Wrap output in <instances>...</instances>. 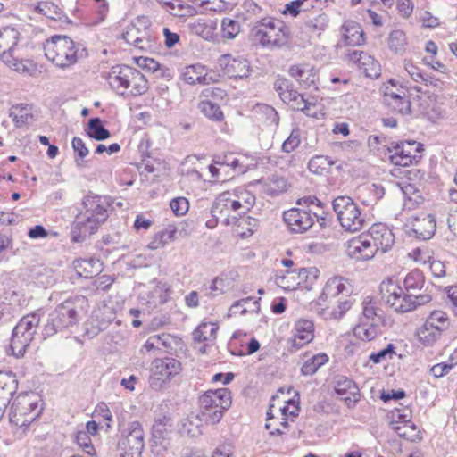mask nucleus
<instances>
[{"label":"nucleus","instance_id":"obj_23","mask_svg":"<svg viewBox=\"0 0 457 457\" xmlns=\"http://www.w3.org/2000/svg\"><path fill=\"white\" fill-rule=\"evenodd\" d=\"M129 450L120 454V457H141L143 451V428L138 421L129 425L127 435Z\"/></svg>","mask_w":457,"mask_h":457},{"label":"nucleus","instance_id":"obj_41","mask_svg":"<svg viewBox=\"0 0 457 457\" xmlns=\"http://www.w3.org/2000/svg\"><path fill=\"white\" fill-rule=\"evenodd\" d=\"M329 309L322 311L326 319H340L352 306V303L345 298L328 303Z\"/></svg>","mask_w":457,"mask_h":457},{"label":"nucleus","instance_id":"obj_3","mask_svg":"<svg viewBox=\"0 0 457 457\" xmlns=\"http://www.w3.org/2000/svg\"><path fill=\"white\" fill-rule=\"evenodd\" d=\"M88 301L83 295L71 297L55 308L51 314V324L46 326V333L54 334L58 330L75 325L87 312Z\"/></svg>","mask_w":457,"mask_h":457},{"label":"nucleus","instance_id":"obj_28","mask_svg":"<svg viewBox=\"0 0 457 457\" xmlns=\"http://www.w3.org/2000/svg\"><path fill=\"white\" fill-rule=\"evenodd\" d=\"M181 76L183 80L190 85H205L209 84L212 79L210 77H208L206 67L200 63H195L185 67Z\"/></svg>","mask_w":457,"mask_h":457},{"label":"nucleus","instance_id":"obj_35","mask_svg":"<svg viewBox=\"0 0 457 457\" xmlns=\"http://www.w3.org/2000/svg\"><path fill=\"white\" fill-rule=\"evenodd\" d=\"M177 232L178 230L175 226H168L166 228L153 236L147 245V247L151 250H156L164 247L167 244L176 239Z\"/></svg>","mask_w":457,"mask_h":457},{"label":"nucleus","instance_id":"obj_47","mask_svg":"<svg viewBox=\"0 0 457 457\" xmlns=\"http://www.w3.org/2000/svg\"><path fill=\"white\" fill-rule=\"evenodd\" d=\"M231 225L236 227L235 230L240 237H247L253 233L257 227V220L249 216L241 215L236 223Z\"/></svg>","mask_w":457,"mask_h":457},{"label":"nucleus","instance_id":"obj_46","mask_svg":"<svg viewBox=\"0 0 457 457\" xmlns=\"http://www.w3.org/2000/svg\"><path fill=\"white\" fill-rule=\"evenodd\" d=\"M287 180L284 178L271 176L262 182V189L269 195H277L287 189Z\"/></svg>","mask_w":457,"mask_h":457},{"label":"nucleus","instance_id":"obj_59","mask_svg":"<svg viewBox=\"0 0 457 457\" xmlns=\"http://www.w3.org/2000/svg\"><path fill=\"white\" fill-rule=\"evenodd\" d=\"M402 193L404 196V204L409 208L413 207L422 202V197L420 191L417 190L412 185L405 184L401 187Z\"/></svg>","mask_w":457,"mask_h":457},{"label":"nucleus","instance_id":"obj_20","mask_svg":"<svg viewBox=\"0 0 457 457\" xmlns=\"http://www.w3.org/2000/svg\"><path fill=\"white\" fill-rule=\"evenodd\" d=\"M21 34L18 29L13 26L0 27V60L8 62L10 54H14L20 41Z\"/></svg>","mask_w":457,"mask_h":457},{"label":"nucleus","instance_id":"obj_52","mask_svg":"<svg viewBox=\"0 0 457 457\" xmlns=\"http://www.w3.org/2000/svg\"><path fill=\"white\" fill-rule=\"evenodd\" d=\"M275 404H270L269 411H267V423L265 427L268 430H270V434L271 436L282 435L286 430L280 426L279 420H281V419L278 414L275 413Z\"/></svg>","mask_w":457,"mask_h":457},{"label":"nucleus","instance_id":"obj_4","mask_svg":"<svg viewBox=\"0 0 457 457\" xmlns=\"http://www.w3.org/2000/svg\"><path fill=\"white\" fill-rule=\"evenodd\" d=\"M254 42L269 49L287 46L290 38L288 27L280 20L266 17L258 21L252 29Z\"/></svg>","mask_w":457,"mask_h":457},{"label":"nucleus","instance_id":"obj_31","mask_svg":"<svg viewBox=\"0 0 457 457\" xmlns=\"http://www.w3.org/2000/svg\"><path fill=\"white\" fill-rule=\"evenodd\" d=\"M293 337L295 343L297 340L302 343H312L315 337L313 322L305 319L295 321L293 328Z\"/></svg>","mask_w":457,"mask_h":457},{"label":"nucleus","instance_id":"obj_57","mask_svg":"<svg viewBox=\"0 0 457 457\" xmlns=\"http://www.w3.org/2000/svg\"><path fill=\"white\" fill-rule=\"evenodd\" d=\"M275 281L278 287L286 290H294L299 287L296 270H287L284 275L277 276Z\"/></svg>","mask_w":457,"mask_h":457},{"label":"nucleus","instance_id":"obj_22","mask_svg":"<svg viewBox=\"0 0 457 457\" xmlns=\"http://www.w3.org/2000/svg\"><path fill=\"white\" fill-rule=\"evenodd\" d=\"M348 59L355 63L366 77L378 78L380 75V64L369 54L353 50L348 53Z\"/></svg>","mask_w":457,"mask_h":457},{"label":"nucleus","instance_id":"obj_6","mask_svg":"<svg viewBox=\"0 0 457 457\" xmlns=\"http://www.w3.org/2000/svg\"><path fill=\"white\" fill-rule=\"evenodd\" d=\"M46 57L60 68H68L79 59V49L67 36H54L44 44Z\"/></svg>","mask_w":457,"mask_h":457},{"label":"nucleus","instance_id":"obj_58","mask_svg":"<svg viewBox=\"0 0 457 457\" xmlns=\"http://www.w3.org/2000/svg\"><path fill=\"white\" fill-rule=\"evenodd\" d=\"M287 104L290 105L291 108L295 110L304 112L307 116H317V112L313 111V108L315 107V103L308 101L303 97L302 94L298 96L297 98H295L294 101L288 103Z\"/></svg>","mask_w":457,"mask_h":457},{"label":"nucleus","instance_id":"obj_53","mask_svg":"<svg viewBox=\"0 0 457 457\" xmlns=\"http://www.w3.org/2000/svg\"><path fill=\"white\" fill-rule=\"evenodd\" d=\"M424 285V277L419 270H413L409 272L403 280L404 290L411 293V291H416L421 289Z\"/></svg>","mask_w":457,"mask_h":457},{"label":"nucleus","instance_id":"obj_27","mask_svg":"<svg viewBox=\"0 0 457 457\" xmlns=\"http://www.w3.org/2000/svg\"><path fill=\"white\" fill-rule=\"evenodd\" d=\"M341 33L345 45L360 46L365 41L361 25L353 21H345L341 27Z\"/></svg>","mask_w":457,"mask_h":457},{"label":"nucleus","instance_id":"obj_39","mask_svg":"<svg viewBox=\"0 0 457 457\" xmlns=\"http://www.w3.org/2000/svg\"><path fill=\"white\" fill-rule=\"evenodd\" d=\"M9 116L12 119L15 126L21 128L32 119V108L29 104L12 105L9 112Z\"/></svg>","mask_w":457,"mask_h":457},{"label":"nucleus","instance_id":"obj_26","mask_svg":"<svg viewBox=\"0 0 457 457\" xmlns=\"http://www.w3.org/2000/svg\"><path fill=\"white\" fill-rule=\"evenodd\" d=\"M289 74L302 87L308 88L313 86L317 89L318 72L312 65L308 63L293 65L289 69Z\"/></svg>","mask_w":457,"mask_h":457},{"label":"nucleus","instance_id":"obj_29","mask_svg":"<svg viewBox=\"0 0 457 457\" xmlns=\"http://www.w3.org/2000/svg\"><path fill=\"white\" fill-rule=\"evenodd\" d=\"M412 230L418 238L429 239L436 231V220L430 214H421L412 223Z\"/></svg>","mask_w":457,"mask_h":457},{"label":"nucleus","instance_id":"obj_24","mask_svg":"<svg viewBox=\"0 0 457 457\" xmlns=\"http://www.w3.org/2000/svg\"><path fill=\"white\" fill-rule=\"evenodd\" d=\"M213 162L222 169L224 173L223 180L246 171V167L244 165L241 158L233 153L224 154L223 156H217Z\"/></svg>","mask_w":457,"mask_h":457},{"label":"nucleus","instance_id":"obj_11","mask_svg":"<svg viewBox=\"0 0 457 457\" xmlns=\"http://www.w3.org/2000/svg\"><path fill=\"white\" fill-rule=\"evenodd\" d=\"M237 205L240 204L237 202V204L233 202L227 191L220 193L216 197L211 209L212 219L206 221V226L209 228H213L218 222L225 225L235 224L238 217L245 215L243 212H240Z\"/></svg>","mask_w":457,"mask_h":457},{"label":"nucleus","instance_id":"obj_37","mask_svg":"<svg viewBox=\"0 0 457 457\" xmlns=\"http://www.w3.org/2000/svg\"><path fill=\"white\" fill-rule=\"evenodd\" d=\"M203 421L198 414H190L182 420L180 433L190 437H196L202 434Z\"/></svg>","mask_w":457,"mask_h":457},{"label":"nucleus","instance_id":"obj_51","mask_svg":"<svg viewBox=\"0 0 457 457\" xmlns=\"http://www.w3.org/2000/svg\"><path fill=\"white\" fill-rule=\"evenodd\" d=\"M353 334L358 340L370 342L377 339L378 329L373 324L363 323L355 326Z\"/></svg>","mask_w":457,"mask_h":457},{"label":"nucleus","instance_id":"obj_16","mask_svg":"<svg viewBox=\"0 0 457 457\" xmlns=\"http://www.w3.org/2000/svg\"><path fill=\"white\" fill-rule=\"evenodd\" d=\"M172 431V422L170 417L162 416L155 420L152 428V452L160 455L166 449L165 439Z\"/></svg>","mask_w":457,"mask_h":457},{"label":"nucleus","instance_id":"obj_25","mask_svg":"<svg viewBox=\"0 0 457 457\" xmlns=\"http://www.w3.org/2000/svg\"><path fill=\"white\" fill-rule=\"evenodd\" d=\"M217 20L197 18L187 23L189 32L204 40L213 41L216 37Z\"/></svg>","mask_w":457,"mask_h":457},{"label":"nucleus","instance_id":"obj_62","mask_svg":"<svg viewBox=\"0 0 457 457\" xmlns=\"http://www.w3.org/2000/svg\"><path fill=\"white\" fill-rule=\"evenodd\" d=\"M298 412V407L295 404L290 403L289 402L285 403L283 406L276 407L275 413L278 414L281 420H279L280 426L287 429L288 426L287 417L288 416H296Z\"/></svg>","mask_w":457,"mask_h":457},{"label":"nucleus","instance_id":"obj_32","mask_svg":"<svg viewBox=\"0 0 457 457\" xmlns=\"http://www.w3.org/2000/svg\"><path fill=\"white\" fill-rule=\"evenodd\" d=\"M77 274L82 278H93L101 272L99 260L96 259H79L73 263Z\"/></svg>","mask_w":457,"mask_h":457},{"label":"nucleus","instance_id":"obj_60","mask_svg":"<svg viewBox=\"0 0 457 457\" xmlns=\"http://www.w3.org/2000/svg\"><path fill=\"white\" fill-rule=\"evenodd\" d=\"M71 146L73 151L75 152V163L77 167H82L84 162V158L87 157L89 154L88 148L86 146L84 141L79 137H73L71 141Z\"/></svg>","mask_w":457,"mask_h":457},{"label":"nucleus","instance_id":"obj_38","mask_svg":"<svg viewBox=\"0 0 457 457\" xmlns=\"http://www.w3.org/2000/svg\"><path fill=\"white\" fill-rule=\"evenodd\" d=\"M145 170L153 173V181H159L168 175L169 168L163 161L145 155Z\"/></svg>","mask_w":457,"mask_h":457},{"label":"nucleus","instance_id":"obj_44","mask_svg":"<svg viewBox=\"0 0 457 457\" xmlns=\"http://www.w3.org/2000/svg\"><path fill=\"white\" fill-rule=\"evenodd\" d=\"M387 44L389 49L395 54H403L407 46V37L403 30L395 29L389 34Z\"/></svg>","mask_w":457,"mask_h":457},{"label":"nucleus","instance_id":"obj_40","mask_svg":"<svg viewBox=\"0 0 457 457\" xmlns=\"http://www.w3.org/2000/svg\"><path fill=\"white\" fill-rule=\"evenodd\" d=\"M219 326L213 322H202L193 332V337L198 342L214 341Z\"/></svg>","mask_w":457,"mask_h":457},{"label":"nucleus","instance_id":"obj_54","mask_svg":"<svg viewBox=\"0 0 457 457\" xmlns=\"http://www.w3.org/2000/svg\"><path fill=\"white\" fill-rule=\"evenodd\" d=\"M275 88L278 92L280 98L286 104H288L297 98L301 94L290 87L289 82L286 79H278L275 82Z\"/></svg>","mask_w":457,"mask_h":457},{"label":"nucleus","instance_id":"obj_42","mask_svg":"<svg viewBox=\"0 0 457 457\" xmlns=\"http://www.w3.org/2000/svg\"><path fill=\"white\" fill-rule=\"evenodd\" d=\"M260 309L259 302L254 300L253 297H246L236 302L228 310L229 315H236L237 313L245 314L246 312H258Z\"/></svg>","mask_w":457,"mask_h":457},{"label":"nucleus","instance_id":"obj_10","mask_svg":"<svg viewBox=\"0 0 457 457\" xmlns=\"http://www.w3.org/2000/svg\"><path fill=\"white\" fill-rule=\"evenodd\" d=\"M450 320L446 312L435 310L429 313L425 322L416 329L415 337L420 343H435L442 340L447 332Z\"/></svg>","mask_w":457,"mask_h":457},{"label":"nucleus","instance_id":"obj_17","mask_svg":"<svg viewBox=\"0 0 457 457\" xmlns=\"http://www.w3.org/2000/svg\"><path fill=\"white\" fill-rule=\"evenodd\" d=\"M40 319L37 313L23 316L12 331V341L30 343L35 339Z\"/></svg>","mask_w":457,"mask_h":457},{"label":"nucleus","instance_id":"obj_13","mask_svg":"<svg viewBox=\"0 0 457 457\" xmlns=\"http://www.w3.org/2000/svg\"><path fill=\"white\" fill-rule=\"evenodd\" d=\"M352 292L349 280L341 276H334L326 282L321 295L317 300V304L322 311L329 309L328 303H333L337 299L345 298Z\"/></svg>","mask_w":457,"mask_h":457},{"label":"nucleus","instance_id":"obj_12","mask_svg":"<svg viewBox=\"0 0 457 457\" xmlns=\"http://www.w3.org/2000/svg\"><path fill=\"white\" fill-rule=\"evenodd\" d=\"M421 151L422 145L416 141L393 142L387 147L391 162L403 167L420 159Z\"/></svg>","mask_w":457,"mask_h":457},{"label":"nucleus","instance_id":"obj_56","mask_svg":"<svg viewBox=\"0 0 457 457\" xmlns=\"http://www.w3.org/2000/svg\"><path fill=\"white\" fill-rule=\"evenodd\" d=\"M7 60H8V62H3L18 73L31 75L36 70L34 65L31 62H29L28 61L24 62V61L16 59L13 56V54H10V56L7 58Z\"/></svg>","mask_w":457,"mask_h":457},{"label":"nucleus","instance_id":"obj_43","mask_svg":"<svg viewBox=\"0 0 457 457\" xmlns=\"http://www.w3.org/2000/svg\"><path fill=\"white\" fill-rule=\"evenodd\" d=\"M241 31L239 21L225 17L220 23V36L223 39L231 40L237 37Z\"/></svg>","mask_w":457,"mask_h":457},{"label":"nucleus","instance_id":"obj_45","mask_svg":"<svg viewBox=\"0 0 457 457\" xmlns=\"http://www.w3.org/2000/svg\"><path fill=\"white\" fill-rule=\"evenodd\" d=\"M296 274L299 286L303 285L305 289L311 290L320 276V271L316 267L301 268Z\"/></svg>","mask_w":457,"mask_h":457},{"label":"nucleus","instance_id":"obj_14","mask_svg":"<svg viewBox=\"0 0 457 457\" xmlns=\"http://www.w3.org/2000/svg\"><path fill=\"white\" fill-rule=\"evenodd\" d=\"M322 213L312 209L295 207L284 212L283 219L291 231L303 233L313 226L314 220L320 217Z\"/></svg>","mask_w":457,"mask_h":457},{"label":"nucleus","instance_id":"obj_1","mask_svg":"<svg viewBox=\"0 0 457 457\" xmlns=\"http://www.w3.org/2000/svg\"><path fill=\"white\" fill-rule=\"evenodd\" d=\"M110 201L107 196L87 195L82 202V209L76 216L73 229L79 230V237L94 234L108 218Z\"/></svg>","mask_w":457,"mask_h":457},{"label":"nucleus","instance_id":"obj_7","mask_svg":"<svg viewBox=\"0 0 457 457\" xmlns=\"http://www.w3.org/2000/svg\"><path fill=\"white\" fill-rule=\"evenodd\" d=\"M337 220L346 231L356 232L364 226V217L357 204L346 195L336 197L332 202Z\"/></svg>","mask_w":457,"mask_h":457},{"label":"nucleus","instance_id":"obj_36","mask_svg":"<svg viewBox=\"0 0 457 457\" xmlns=\"http://www.w3.org/2000/svg\"><path fill=\"white\" fill-rule=\"evenodd\" d=\"M388 98L385 103L393 111L402 114L410 113L411 112V102L408 99L404 90H401L397 95H392L387 93Z\"/></svg>","mask_w":457,"mask_h":457},{"label":"nucleus","instance_id":"obj_19","mask_svg":"<svg viewBox=\"0 0 457 457\" xmlns=\"http://www.w3.org/2000/svg\"><path fill=\"white\" fill-rule=\"evenodd\" d=\"M346 253L350 258L356 261H368L374 257L376 248L365 234H362L348 241Z\"/></svg>","mask_w":457,"mask_h":457},{"label":"nucleus","instance_id":"obj_63","mask_svg":"<svg viewBox=\"0 0 457 457\" xmlns=\"http://www.w3.org/2000/svg\"><path fill=\"white\" fill-rule=\"evenodd\" d=\"M123 39L129 45L142 48L139 44L142 42V32L139 27L131 23L122 34Z\"/></svg>","mask_w":457,"mask_h":457},{"label":"nucleus","instance_id":"obj_48","mask_svg":"<svg viewBox=\"0 0 457 457\" xmlns=\"http://www.w3.org/2000/svg\"><path fill=\"white\" fill-rule=\"evenodd\" d=\"M200 112L206 116L208 119L220 121L223 120V112L220 106L209 100H203L198 104Z\"/></svg>","mask_w":457,"mask_h":457},{"label":"nucleus","instance_id":"obj_21","mask_svg":"<svg viewBox=\"0 0 457 457\" xmlns=\"http://www.w3.org/2000/svg\"><path fill=\"white\" fill-rule=\"evenodd\" d=\"M335 392L349 408L360 401L361 394L357 385L346 377H338L335 382Z\"/></svg>","mask_w":457,"mask_h":457},{"label":"nucleus","instance_id":"obj_61","mask_svg":"<svg viewBox=\"0 0 457 457\" xmlns=\"http://www.w3.org/2000/svg\"><path fill=\"white\" fill-rule=\"evenodd\" d=\"M381 311L377 308L376 302L370 297H366L362 302V315L372 323L378 321L381 318Z\"/></svg>","mask_w":457,"mask_h":457},{"label":"nucleus","instance_id":"obj_34","mask_svg":"<svg viewBox=\"0 0 457 457\" xmlns=\"http://www.w3.org/2000/svg\"><path fill=\"white\" fill-rule=\"evenodd\" d=\"M171 289L167 283L154 282L148 293V303L153 306L165 303L170 296Z\"/></svg>","mask_w":457,"mask_h":457},{"label":"nucleus","instance_id":"obj_50","mask_svg":"<svg viewBox=\"0 0 457 457\" xmlns=\"http://www.w3.org/2000/svg\"><path fill=\"white\" fill-rule=\"evenodd\" d=\"M328 357L326 353H319L308 359L303 367L301 372L304 376H310L314 374L320 367L327 363Z\"/></svg>","mask_w":457,"mask_h":457},{"label":"nucleus","instance_id":"obj_8","mask_svg":"<svg viewBox=\"0 0 457 457\" xmlns=\"http://www.w3.org/2000/svg\"><path fill=\"white\" fill-rule=\"evenodd\" d=\"M37 397L34 394L19 395L12 403L9 419L17 427H27L40 414Z\"/></svg>","mask_w":457,"mask_h":457},{"label":"nucleus","instance_id":"obj_55","mask_svg":"<svg viewBox=\"0 0 457 457\" xmlns=\"http://www.w3.org/2000/svg\"><path fill=\"white\" fill-rule=\"evenodd\" d=\"M390 426L400 437L413 441L417 436V428L413 423H404L399 425V421H391Z\"/></svg>","mask_w":457,"mask_h":457},{"label":"nucleus","instance_id":"obj_9","mask_svg":"<svg viewBox=\"0 0 457 457\" xmlns=\"http://www.w3.org/2000/svg\"><path fill=\"white\" fill-rule=\"evenodd\" d=\"M180 371L181 363L178 360L170 357L157 358L151 363L149 386L155 391L164 389Z\"/></svg>","mask_w":457,"mask_h":457},{"label":"nucleus","instance_id":"obj_30","mask_svg":"<svg viewBox=\"0 0 457 457\" xmlns=\"http://www.w3.org/2000/svg\"><path fill=\"white\" fill-rule=\"evenodd\" d=\"M228 195H230L233 202L237 204V202L240 204L237 205L240 212L245 214L255 204V196L248 189L243 187H237L231 190H227Z\"/></svg>","mask_w":457,"mask_h":457},{"label":"nucleus","instance_id":"obj_5","mask_svg":"<svg viewBox=\"0 0 457 457\" xmlns=\"http://www.w3.org/2000/svg\"><path fill=\"white\" fill-rule=\"evenodd\" d=\"M200 417L208 424H216L223 417L224 411L231 405L228 388L207 390L198 398Z\"/></svg>","mask_w":457,"mask_h":457},{"label":"nucleus","instance_id":"obj_2","mask_svg":"<svg viewBox=\"0 0 457 457\" xmlns=\"http://www.w3.org/2000/svg\"><path fill=\"white\" fill-rule=\"evenodd\" d=\"M379 289L382 299L399 313L412 312L432 300L428 294L414 295L413 293L405 292L398 281L392 278L384 279Z\"/></svg>","mask_w":457,"mask_h":457},{"label":"nucleus","instance_id":"obj_49","mask_svg":"<svg viewBox=\"0 0 457 457\" xmlns=\"http://www.w3.org/2000/svg\"><path fill=\"white\" fill-rule=\"evenodd\" d=\"M87 133L89 137L97 141L107 139L111 136L109 130L102 125L99 118H93L89 120Z\"/></svg>","mask_w":457,"mask_h":457},{"label":"nucleus","instance_id":"obj_64","mask_svg":"<svg viewBox=\"0 0 457 457\" xmlns=\"http://www.w3.org/2000/svg\"><path fill=\"white\" fill-rule=\"evenodd\" d=\"M75 442L78 446L87 454L90 456L96 455V450L92 444L90 436L87 435V432L79 430L75 436Z\"/></svg>","mask_w":457,"mask_h":457},{"label":"nucleus","instance_id":"obj_18","mask_svg":"<svg viewBox=\"0 0 457 457\" xmlns=\"http://www.w3.org/2000/svg\"><path fill=\"white\" fill-rule=\"evenodd\" d=\"M365 236L376 248V253L381 250L383 253L389 251L394 245L395 236L393 232L382 223L372 225Z\"/></svg>","mask_w":457,"mask_h":457},{"label":"nucleus","instance_id":"obj_15","mask_svg":"<svg viewBox=\"0 0 457 457\" xmlns=\"http://www.w3.org/2000/svg\"><path fill=\"white\" fill-rule=\"evenodd\" d=\"M218 67L224 75L233 79L248 78L252 69L250 62L242 56L234 57L231 54H223L218 59Z\"/></svg>","mask_w":457,"mask_h":457},{"label":"nucleus","instance_id":"obj_33","mask_svg":"<svg viewBox=\"0 0 457 457\" xmlns=\"http://www.w3.org/2000/svg\"><path fill=\"white\" fill-rule=\"evenodd\" d=\"M17 389V379L12 372L0 371V400L9 403Z\"/></svg>","mask_w":457,"mask_h":457}]
</instances>
